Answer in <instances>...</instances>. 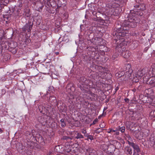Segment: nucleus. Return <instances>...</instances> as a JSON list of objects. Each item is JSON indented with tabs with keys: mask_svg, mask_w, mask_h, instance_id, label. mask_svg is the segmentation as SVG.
<instances>
[{
	"mask_svg": "<svg viewBox=\"0 0 155 155\" xmlns=\"http://www.w3.org/2000/svg\"><path fill=\"white\" fill-rule=\"evenodd\" d=\"M123 23L121 24L118 22H116L115 25V28L114 31L112 33L113 36L114 40L115 41V43L118 44L120 39L123 40V38L126 35L128 32V31L125 29V27L124 26Z\"/></svg>",
	"mask_w": 155,
	"mask_h": 155,
	"instance_id": "obj_1",
	"label": "nucleus"
},
{
	"mask_svg": "<svg viewBox=\"0 0 155 155\" xmlns=\"http://www.w3.org/2000/svg\"><path fill=\"white\" fill-rule=\"evenodd\" d=\"M136 10H130V13L129 14L126 15L125 16L128 18L127 20H125L123 22L124 26L125 27V29L128 31L130 28H134L136 27L137 24L139 23L140 22V20L139 18L135 16Z\"/></svg>",
	"mask_w": 155,
	"mask_h": 155,
	"instance_id": "obj_2",
	"label": "nucleus"
},
{
	"mask_svg": "<svg viewBox=\"0 0 155 155\" xmlns=\"http://www.w3.org/2000/svg\"><path fill=\"white\" fill-rule=\"evenodd\" d=\"M131 65L130 64H128L126 65L125 72L124 69H122L120 71H119L117 73L115 74V75L116 76L120 78L122 76H125L127 78L131 79L130 77L131 75V74L133 72V70L131 68Z\"/></svg>",
	"mask_w": 155,
	"mask_h": 155,
	"instance_id": "obj_3",
	"label": "nucleus"
},
{
	"mask_svg": "<svg viewBox=\"0 0 155 155\" xmlns=\"http://www.w3.org/2000/svg\"><path fill=\"white\" fill-rule=\"evenodd\" d=\"M79 81L81 84V85H79V87L82 92L84 93H87L89 87L88 84L90 82V81L87 79L84 76H82L80 78Z\"/></svg>",
	"mask_w": 155,
	"mask_h": 155,
	"instance_id": "obj_4",
	"label": "nucleus"
},
{
	"mask_svg": "<svg viewBox=\"0 0 155 155\" xmlns=\"http://www.w3.org/2000/svg\"><path fill=\"white\" fill-rule=\"evenodd\" d=\"M124 40V39L122 41H120L118 44H117V45L116 48V50L117 51H120L119 53L120 55H121L124 58H127L130 55V52L129 51L126 50L125 51V48L124 47L122 48V42Z\"/></svg>",
	"mask_w": 155,
	"mask_h": 155,
	"instance_id": "obj_5",
	"label": "nucleus"
},
{
	"mask_svg": "<svg viewBox=\"0 0 155 155\" xmlns=\"http://www.w3.org/2000/svg\"><path fill=\"white\" fill-rule=\"evenodd\" d=\"M107 6L109 8L108 11L110 15L114 16H119L121 11L120 8H114L111 3L107 4Z\"/></svg>",
	"mask_w": 155,
	"mask_h": 155,
	"instance_id": "obj_6",
	"label": "nucleus"
},
{
	"mask_svg": "<svg viewBox=\"0 0 155 155\" xmlns=\"http://www.w3.org/2000/svg\"><path fill=\"white\" fill-rule=\"evenodd\" d=\"M94 15V17L92 19L93 20L96 21H100L102 23H107V20H106L103 19L102 17L104 16V15L100 12H97L94 11L92 12Z\"/></svg>",
	"mask_w": 155,
	"mask_h": 155,
	"instance_id": "obj_7",
	"label": "nucleus"
},
{
	"mask_svg": "<svg viewBox=\"0 0 155 155\" xmlns=\"http://www.w3.org/2000/svg\"><path fill=\"white\" fill-rule=\"evenodd\" d=\"M137 75L140 77H142L143 76V78L147 79L150 76V69L149 70L147 67H145L142 70H139L137 72Z\"/></svg>",
	"mask_w": 155,
	"mask_h": 155,
	"instance_id": "obj_8",
	"label": "nucleus"
},
{
	"mask_svg": "<svg viewBox=\"0 0 155 155\" xmlns=\"http://www.w3.org/2000/svg\"><path fill=\"white\" fill-rule=\"evenodd\" d=\"M47 105L43 103L40 104V105L38 106V108L41 113L45 114V112L47 113V111H49V110L51 108L50 106L46 107Z\"/></svg>",
	"mask_w": 155,
	"mask_h": 155,
	"instance_id": "obj_9",
	"label": "nucleus"
},
{
	"mask_svg": "<svg viewBox=\"0 0 155 155\" xmlns=\"http://www.w3.org/2000/svg\"><path fill=\"white\" fill-rule=\"evenodd\" d=\"M128 144L131 146L134 149V154L133 155H135V154L137 153V154L140 153L141 152L139 146L133 142H131L130 141H128Z\"/></svg>",
	"mask_w": 155,
	"mask_h": 155,
	"instance_id": "obj_10",
	"label": "nucleus"
},
{
	"mask_svg": "<svg viewBox=\"0 0 155 155\" xmlns=\"http://www.w3.org/2000/svg\"><path fill=\"white\" fill-rule=\"evenodd\" d=\"M33 23L31 21H28L26 23L22 28V31L24 32H26L27 31L28 32H29L31 31L32 28Z\"/></svg>",
	"mask_w": 155,
	"mask_h": 155,
	"instance_id": "obj_11",
	"label": "nucleus"
},
{
	"mask_svg": "<svg viewBox=\"0 0 155 155\" xmlns=\"http://www.w3.org/2000/svg\"><path fill=\"white\" fill-rule=\"evenodd\" d=\"M21 11V16H23L25 18L29 17L31 16L30 9L28 7H25Z\"/></svg>",
	"mask_w": 155,
	"mask_h": 155,
	"instance_id": "obj_12",
	"label": "nucleus"
},
{
	"mask_svg": "<svg viewBox=\"0 0 155 155\" xmlns=\"http://www.w3.org/2000/svg\"><path fill=\"white\" fill-rule=\"evenodd\" d=\"M48 100L49 103L53 106L58 105L60 102L59 101L57 102L56 97L54 96H50Z\"/></svg>",
	"mask_w": 155,
	"mask_h": 155,
	"instance_id": "obj_13",
	"label": "nucleus"
},
{
	"mask_svg": "<svg viewBox=\"0 0 155 155\" xmlns=\"http://www.w3.org/2000/svg\"><path fill=\"white\" fill-rule=\"evenodd\" d=\"M104 41L101 38L95 37V40L93 44L97 46L102 45H104Z\"/></svg>",
	"mask_w": 155,
	"mask_h": 155,
	"instance_id": "obj_14",
	"label": "nucleus"
},
{
	"mask_svg": "<svg viewBox=\"0 0 155 155\" xmlns=\"http://www.w3.org/2000/svg\"><path fill=\"white\" fill-rule=\"evenodd\" d=\"M15 7V5L12 6L11 7V8L6 7H5V8H7V10H4V12L6 13H10V12H11L12 13H14V14H16V10Z\"/></svg>",
	"mask_w": 155,
	"mask_h": 155,
	"instance_id": "obj_15",
	"label": "nucleus"
},
{
	"mask_svg": "<svg viewBox=\"0 0 155 155\" xmlns=\"http://www.w3.org/2000/svg\"><path fill=\"white\" fill-rule=\"evenodd\" d=\"M147 81V84H150L152 87H155V77H150Z\"/></svg>",
	"mask_w": 155,
	"mask_h": 155,
	"instance_id": "obj_16",
	"label": "nucleus"
},
{
	"mask_svg": "<svg viewBox=\"0 0 155 155\" xmlns=\"http://www.w3.org/2000/svg\"><path fill=\"white\" fill-rule=\"evenodd\" d=\"M13 44V42H12L9 44L8 50L9 51L11 52L13 54H15L17 52V48L15 47H12V44Z\"/></svg>",
	"mask_w": 155,
	"mask_h": 155,
	"instance_id": "obj_17",
	"label": "nucleus"
},
{
	"mask_svg": "<svg viewBox=\"0 0 155 155\" xmlns=\"http://www.w3.org/2000/svg\"><path fill=\"white\" fill-rule=\"evenodd\" d=\"M94 34L93 33H90V34L87 35V38L88 41H90V42L93 43L95 40V38H94Z\"/></svg>",
	"mask_w": 155,
	"mask_h": 155,
	"instance_id": "obj_18",
	"label": "nucleus"
},
{
	"mask_svg": "<svg viewBox=\"0 0 155 155\" xmlns=\"http://www.w3.org/2000/svg\"><path fill=\"white\" fill-rule=\"evenodd\" d=\"M54 151L57 152H62L64 149L63 148V145H58L55 146L54 148Z\"/></svg>",
	"mask_w": 155,
	"mask_h": 155,
	"instance_id": "obj_19",
	"label": "nucleus"
},
{
	"mask_svg": "<svg viewBox=\"0 0 155 155\" xmlns=\"http://www.w3.org/2000/svg\"><path fill=\"white\" fill-rule=\"evenodd\" d=\"M150 74H152L151 77H155V66L154 65H152L151 68H150Z\"/></svg>",
	"mask_w": 155,
	"mask_h": 155,
	"instance_id": "obj_20",
	"label": "nucleus"
},
{
	"mask_svg": "<svg viewBox=\"0 0 155 155\" xmlns=\"http://www.w3.org/2000/svg\"><path fill=\"white\" fill-rule=\"evenodd\" d=\"M35 139L36 141L39 143H43L44 140L42 137L39 134L38 135L35 137Z\"/></svg>",
	"mask_w": 155,
	"mask_h": 155,
	"instance_id": "obj_21",
	"label": "nucleus"
},
{
	"mask_svg": "<svg viewBox=\"0 0 155 155\" xmlns=\"http://www.w3.org/2000/svg\"><path fill=\"white\" fill-rule=\"evenodd\" d=\"M141 77H140L137 75V74H136L135 76H134L132 79V81L133 83L135 82V83H138V82L139 81V79L141 78Z\"/></svg>",
	"mask_w": 155,
	"mask_h": 155,
	"instance_id": "obj_22",
	"label": "nucleus"
},
{
	"mask_svg": "<svg viewBox=\"0 0 155 155\" xmlns=\"http://www.w3.org/2000/svg\"><path fill=\"white\" fill-rule=\"evenodd\" d=\"M135 87H136L137 90L139 91H140L143 89V86L140 84L139 83H137L135 85Z\"/></svg>",
	"mask_w": 155,
	"mask_h": 155,
	"instance_id": "obj_23",
	"label": "nucleus"
},
{
	"mask_svg": "<svg viewBox=\"0 0 155 155\" xmlns=\"http://www.w3.org/2000/svg\"><path fill=\"white\" fill-rule=\"evenodd\" d=\"M134 7L140 8L141 10L143 11L145 9V5H141L138 4V5L134 6Z\"/></svg>",
	"mask_w": 155,
	"mask_h": 155,
	"instance_id": "obj_24",
	"label": "nucleus"
},
{
	"mask_svg": "<svg viewBox=\"0 0 155 155\" xmlns=\"http://www.w3.org/2000/svg\"><path fill=\"white\" fill-rule=\"evenodd\" d=\"M86 151L87 154L95 152V151L91 147H88L86 149Z\"/></svg>",
	"mask_w": 155,
	"mask_h": 155,
	"instance_id": "obj_25",
	"label": "nucleus"
},
{
	"mask_svg": "<svg viewBox=\"0 0 155 155\" xmlns=\"http://www.w3.org/2000/svg\"><path fill=\"white\" fill-rule=\"evenodd\" d=\"M60 104L61 105L59 106H58V105H56V106H58V109L59 110H61V111L63 112L65 108V105L62 103L61 104V103H60Z\"/></svg>",
	"mask_w": 155,
	"mask_h": 155,
	"instance_id": "obj_26",
	"label": "nucleus"
},
{
	"mask_svg": "<svg viewBox=\"0 0 155 155\" xmlns=\"http://www.w3.org/2000/svg\"><path fill=\"white\" fill-rule=\"evenodd\" d=\"M125 150L128 154L130 155L132 154V149L129 146H127L125 148Z\"/></svg>",
	"mask_w": 155,
	"mask_h": 155,
	"instance_id": "obj_27",
	"label": "nucleus"
},
{
	"mask_svg": "<svg viewBox=\"0 0 155 155\" xmlns=\"http://www.w3.org/2000/svg\"><path fill=\"white\" fill-rule=\"evenodd\" d=\"M60 123L61 124V126L62 127H64L66 125L65 122L64 121V119H61L60 120Z\"/></svg>",
	"mask_w": 155,
	"mask_h": 155,
	"instance_id": "obj_28",
	"label": "nucleus"
},
{
	"mask_svg": "<svg viewBox=\"0 0 155 155\" xmlns=\"http://www.w3.org/2000/svg\"><path fill=\"white\" fill-rule=\"evenodd\" d=\"M84 138L83 136L80 133H78L76 134V136L75 137V138L76 139L83 138Z\"/></svg>",
	"mask_w": 155,
	"mask_h": 155,
	"instance_id": "obj_29",
	"label": "nucleus"
},
{
	"mask_svg": "<svg viewBox=\"0 0 155 155\" xmlns=\"http://www.w3.org/2000/svg\"><path fill=\"white\" fill-rule=\"evenodd\" d=\"M33 143L30 142H28V143L27 144V147L30 149H32L33 148Z\"/></svg>",
	"mask_w": 155,
	"mask_h": 155,
	"instance_id": "obj_30",
	"label": "nucleus"
},
{
	"mask_svg": "<svg viewBox=\"0 0 155 155\" xmlns=\"http://www.w3.org/2000/svg\"><path fill=\"white\" fill-rule=\"evenodd\" d=\"M118 52H117L115 53L114 54H113L112 57V59L113 60L115 59L118 56L120 55V54L119 52L120 51H118Z\"/></svg>",
	"mask_w": 155,
	"mask_h": 155,
	"instance_id": "obj_31",
	"label": "nucleus"
},
{
	"mask_svg": "<svg viewBox=\"0 0 155 155\" xmlns=\"http://www.w3.org/2000/svg\"><path fill=\"white\" fill-rule=\"evenodd\" d=\"M61 37H60L58 39V41H60V43H61L62 41H66L68 39V37L67 36H64L63 38L61 39Z\"/></svg>",
	"mask_w": 155,
	"mask_h": 155,
	"instance_id": "obj_32",
	"label": "nucleus"
},
{
	"mask_svg": "<svg viewBox=\"0 0 155 155\" xmlns=\"http://www.w3.org/2000/svg\"><path fill=\"white\" fill-rule=\"evenodd\" d=\"M125 136L126 140H127L128 142V141H129V140H131L132 138L129 134H125Z\"/></svg>",
	"mask_w": 155,
	"mask_h": 155,
	"instance_id": "obj_33",
	"label": "nucleus"
},
{
	"mask_svg": "<svg viewBox=\"0 0 155 155\" xmlns=\"http://www.w3.org/2000/svg\"><path fill=\"white\" fill-rule=\"evenodd\" d=\"M61 139L63 140H66L67 141H69V140H71L72 138L69 137L64 136H63L62 137V138H61Z\"/></svg>",
	"mask_w": 155,
	"mask_h": 155,
	"instance_id": "obj_34",
	"label": "nucleus"
},
{
	"mask_svg": "<svg viewBox=\"0 0 155 155\" xmlns=\"http://www.w3.org/2000/svg\"><path fill=\"white\" fill-rule=\"evenodd\" d=\"M23 6L22 3L21 1H19L17 3L16 7H22Z\"/></svg>",
	"mask_w": 155,
	"mask_h": 155,
	"instance_id": "obj_35",
	"label": "nucleus"
},
{
	"mask_svg": "<svg viewBox=\"0 0 155 155\" xmlns=\"http://www.w3.org/2000/svg\"><path fill=\"white\" fill-rule=\"evenodd\" d=\"M119 129V130L122 133L124 132L125 130V127H120V126L118 127Z\"/></svg>",
	"mask_w": 155,
	"mask_h": 155,
	"instance_id": "obj_36",
	"label": "nucleus"
},
{
	"mask_svg": "<svg viewBox=\"0 0 155 155\" xmlns=\"http://www.w3.org/2000/svg\"><path fill=\"white\" fill-rule=\"evenodd\" d=\"M16 8H18L16 10V14H18L19 15H20L21 16V7H16Z\"/></svg>",
	"mask_w": 155,
	"mask_h": 155,
	"instance_id": "obj_37",
	"label": "nucleus"
},
{
	"mask_svg": "<svg viewBox=\"0 0 155 155\" xmlns=\"http://www.w3.org/2000/svg\"><path fill=\"white\" fill-rule=\"evenodd\" d=\"M9 0H3L1 2L3 4H5L6 6L9 3Z\"/></svg>",
	"mask_w": 155,
	"mask_h": 155,
	"instance_id": "obj_38",
	"label": "nucleus"
},
{
	"mask_svg": "<svg viewBox=\"0 0 155 155\" xmlns=\"http://www.w3.org/2000/svg\"><path fill=\"white\" fill-rule=\"evenodd\" d=\"M102 129H101L100 128H99L97 129L96 130H95V132L97 134H99L100 132L102 131Z\"/></svg>",
	"mask_w": 155,
	"mask_h": 155,
	"instance_id": "obj_39",
	"label": "nucleus"
},
{
	"mask_svg": "<svg viewBox=\"0 0 155 155\" xmlns=\"http://www.w3.org/2000/svg\"><path fill=\"white\" fill-rule=\"evenodd\" d=\"M110 149V148L109 147L108 148V154L109 155H113L114 153V150H112L111 151H109V150Z\"/></svg>",
	"mask_w": 155,
	"mask_h": 155,
	"instance_id": "obj_40",
	"label": "nucleus"
},
{
	"mask_svg": "<svg viewBox=\"0 0 155 155\" xmlns=\"http://www.w3.org/2000/svg\"><path fill=\"white\" fill-rule=\"evenodd\" d=\"M5 7H6L5 5V4H3L1 2L0 4V8H1L2 9H4L5 8H4Z\"/></svg>",
	"mask_w": 155,
	"mask_h": 155,
	"instance_id": "obj_41",
	"label": "nucleus"
},
{
	"mask_svg": "<svg viewBox=\"0 0 155 155\" xmlns=\"http://www.w3.org/2000/svg\"><path fill=\"white\" fill-rule=\"evenodd\" d=\"M89 139H90L91 140H93L94 138L93 136L91 135H89L87 139L86 140H88Z\"/></svg>",
	"mask_w": 155,
	"mask_h": 155,
	"instance_id": "obj_42",
	"label": "nucleus"
},
{
	"mask_svg": "<svg viewBox=\"0 0 155 155\" xmlns=\"http://www.w3.org/2000/svg\"><path fill=\"white\" fill-rule=\"evenodd\" d=\"M150 115L153 117L155 116V110H152L150 113Z\"/></svg>",
	"mask_w": 155,
	"mask_h": 155,
	"instance_id": "obj_43",
	"label": "nucleus"
},
{
	"mask_svg": "<svg viewBox=\"0 0 155 155\" xmlns=\"http://www.w3.org/2000/svg\"><path fill=\"white\" fill-rule=\"evenodd\" d=\"M116 131V130H113V129H109V131H107L108 133H110L111 132H115Z\"/></svg>",
	"mask_w": 155,
	"mask_h": 155,
	"instance_id": "obj_44",
	"label": "nucleus"
},
{
	"mask_svg": "<svg viewBox=\"0 0 155 155\" xmlns=\"http://www.w3.org/2000/svg\"><path fill=\"white\" fill-rule=\"evenodd\" d=\"M97 121L98 119L96 118L93 121V123L91 124V125H94L95 124Z\"/></svg>",
	"mask_w": 155,
	"mask_h": 155,
	"instance_id": "obj_45",
	"label": "nucleus"
},
{
	"mask_svg": "<svg viewBox=\"0 0 155 155\" xmlns=\"http://www.w3.org/2000/svg\"><path fill=\"white\" fill-rule=\"evenodd\" d=\"M6 93L5 90L4 89L2 90V94L0 95V98H1L2 96V94H4Z\"/></svg>",
	"mask_w": 155,
	"mask_h": 155,
	"instance_id": "obj_46",
	"label": "nucleus"
},
{
	"mask_svg": "<svg viewBox=\"0 0 155 155\" xmlns=\"http://www.w3.org/2000/svg\"><path fill=\"white\" fill-rule=\"evenodd\" d=\"M116 130V131L115 132H116L115 134L116 135H118L119 134V130Z\"/></svg>",
	"mask_w": 155,
	"mask_h": 155,
	"instance_id": "obj_47",
	"label": "nucleus"
},
{
	"mask_svg": "<svg viewBox=\"0 0 155 155\" xmlns=\"http://www.w3.org/2000/svg\"><path fill=\"white\" fill-rule=\"evenodd\" d=\"M97 55H98L99 54H97ZM94 58L96 59H99V57L98 56V55H97V53L96 54V55L94 57Z\"/></svg>",
	"mask_w": 155,
	"mask_h": 155,
	"instance_id": "obj_48",
	"label": "nucleus"
},
{
	"mask_svg": "<svg viewBox=\"0 0 155 155\" xmlns=\"http://www.w3.org/2000/svg\"><path fill=\"white\" fill-rule=\"evenodd\" d=\"M88 155H96V152H94L91 153L89 154Z\"/></svg>",
	"mask_w": 155,
	"mask_h": 155,
	"instance_id": "obj_49",
	"label": "nucleus"
},
{
	"mask_svg": "<svg viewBox=\"0 0 155 155\" xmlns=\"http://www.w3.org/2000/svg\"><path fill=\"white\" fill-rule=\"evenodd\" d=\"M52 154V152L51 151H49L46 155H51Z\"/></svg>",
	"mask_w": 155,
	"mask_h": 155,
	"instance_id": "obj_50",
	"label": "nucleus"
},
{
	"mask_svg": "<svg viewBox=\"0 0 155 155\" xmlns=\"http://www.w3.org/2000/svg\"><path fill=\"white\" fill-rule=\"evenodd\" d=\"M124 101H125V102L127 103H128L129 100L128 98H125L124 99Z\"/></svg>",
	"mask_w": 155,
	"mask_h": 155,
	"instance_id": "obj_51",
	"label": "nucleus"
},
{
	"mask_svg": "<svg viewBox=\"0 0 155 155\" xmlns=\"http://www.w3.org/2000/svg\"><path fill=\"white\" fill-rule=\"evenodd\" d=\"M152 142H153V144L152 145H151L152 146H153V147L155 149V142L154 141H152Z\"/></svg>",
	"mask_w": 155,
	"mask_h": 155,
	"instance_id": "obj_52",
	"label": "nucleus"
},
{
	"mask_svg": "<svg viewBox=\"0 0 155 155\" xmlns=\"http://www.w3.org/2000/svg\"><path fill=\"white\" fill-rule=\"evenodd\" d=\"M148 49V48L146 47L145 48L144 51V52H146Z\"/></svg>",
	"mask_w": 155,
	"mask_h": 155,
	"instance_id": "obj_53",
	"label": "nucleus"
},
{
	"mask_svg": "<svg viewBox=\"0 0 155 155\" xmlns=\"http://www.w3.org/2000/svg\"><path fill=\"white\" fill-rule=\"evenodd\" d=\"M81 133L83 134H86V130H83L81 131Z\"/></svg>",
	"mask_w": 155,
	"mask_h": 155,
	"instance_id": "obj_54",
	"label": "nucleus"
},
{
	"mask_svg": "<svg viewBox=\"0 0 155 155\" xmlns=\"http://www.w3.org/2000/svg\"><path fill=\"white\" fill-rule=\"evenodd\" d=\"M26 41L28 42V43H30L31 41V40L30 39H27L26 40Z\"/></svg>",
	"mask_w": 155,
	"mask_h": 155,
	"instance_id": "obj_55",
	"label": "nucleus"
},
{
	"mask_svg": "<svg viewBox=\"0 0 155 155\" xmlns=\"http://www.w3.org/2000/svg\"><path fill=\"white\" fill-rule=\"evenodd\" d=\"M137 90V89L136 88V87H135L134 88L133 90H132V91L135 92H136V91Z\"/></svg>",
	"mask_w": 155,
	"mask_h": 155,
	"instance_id": "obj_56",
	"label": "nucleus"
},
{
	"mask_svg": "<svg viewBox=\"0 0 155 155\" xmlns=\"http://www.w3.org/2000/svg\"><path fill=\"white\" fill-rule=\"evenodd\" d=\"M89 135H88L87 134H84V136H85L86 137H87V138L89 136Z\"/></svg>",
	"mask_w": 155,
	"mask_h": 155,
	"instance_id": "obj_57",
	"label": "nucleus"
},
{
	"mask_svg": "<svg viewBox=\"0 0 155 155\" xmlns=\"http://www.w3.org/2000/svg\"><path fill=\"white\" fill-rule=\"evenodd\" d=\"M2 11H3L4 12V10L3 9H2L1 8H0V12H2Z\"/></svg>",
	"mask_w": 155,
	"mask_h": 155,
	"instance_id": "obj_58",
	"label": "nucleus"
},
{
	"mask_svg": "<svg viewBox=\"0 0 155 155\" xmlns=\"http://www.w3.org/2000/svg\"><path fill=\"white\" fill-rule=\"evenodd\" d=\"M103 114H101V115H100L98 117V119H100V118L103 116Z\"/></svg>",
	"mask_w": 155,
	"mask_h": 155,
	"instance_id": "obj_59",
	"label": "nucleus"
},
{
	"mask_svg": "<svg viewBox=\"0 0 155 155\" xmlns=\"http://www.w3.org/2000/svg\"><path fill=\"white\" fill-rule=\"evenodd\" d=\"M54 53L57 55H58L59 54V52H55Z\"/></svg>",
	"mask_w": 155,
	"mask_h": 155,
	"instance_id": "obj_60",
	"label": "nucleus"
},
{
	"mask_svg": "<svg viewBox=\"0 0 155 155\" xmlns=\"http://www.w3.org/2000/svg\"><path fill=\"white\" fill-rule=\"evenodd\" d=\"M40 95L41 96H44V95H42V94H43V93L42 92H40Z\"/></svg>",
	"mask_w": 155,
	"mask_h": 155,
	"instance_id": "obj_61",
	"label": "nucleus"
},
{
	"mask_svg": "<svg viewBox=\"0 0 155 155\" xmlns=\"http://www.w3.org/2000/svg\"><path fill=\"white\" fill-rule=\"evenodd\" d=\"M48 91H47V93L45 94H44V95H45V96H46L47 95H48Z\"/></svg>",
	"mask_w": 155,
	"mask_h": 155,
	"instance_id": "obj_62",
	"label": "nucleus"
},
{
	"mask_svg": "<svg viewBox=\"0 0 155 155\" xmlns=\"http://www.w3.org/2000/svg\"><path fill=\"white\" fill-rule=\"evenodd\" d=\"M2 132H3L1 128H0V132H1V133H2Z\"/></svg>",
	"mask_w": 155,
	"mask_h": 155,
	"instance_id": "obj_63",
	"label": "nucleus"
},
{
	"mask_svg": "<svg viewBox=\"0 0 155 155\" xmlns=\"http://www.w3.org/2000/svg\"><path fill=\"white\" fill-rule=\"evenodd\" d=\"M43 7V6H41V7H40L39 8H40V9H42Z\"/></svg>",
	"mask_w": 155,
	"mask_h": 155,
	"instance_id": "obj_64",
	"label": "nucleus"
}]
</instances>
